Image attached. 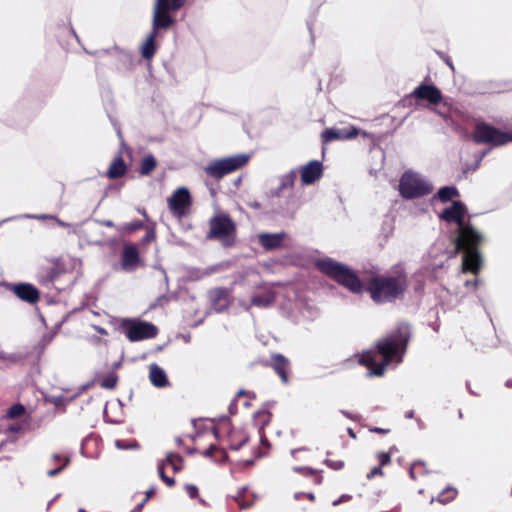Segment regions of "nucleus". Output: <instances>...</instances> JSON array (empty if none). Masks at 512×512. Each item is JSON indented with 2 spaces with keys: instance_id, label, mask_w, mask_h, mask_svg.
I'll return each mask as SVG.
<instances>
[{
  "instance_id": "nucleus-1",
  "label": "nucleus",
  "mask_w": 512,
  "mask_h": 512,
  "mask_svg": "<svg viewBox=\"0 0 512 512\" xmlns=\"http://www.w3.org/2000/svg\"><path fill=\"white\" fill-rule=\"evenodd\" d=\"M315 267L353 293L358 294L365 290L376 304L392 303L402 299L410 285L408 274L401 265L394 266L387 273L371 276L366 285L353 270L331 258L316 260Z\"/></svg>"
},
{
  "instance_id": "nucleus-2",
  "label": "nucleus",
  "mask_w": 512,
  "mask_h": 512,
  "mask_svg": "<svg viewBox=\"0 0 512 512\" xmlns=\"http://www.w3.org/2000/svg\"><path fill=\"white\" fill-rule=\"evenodd\" d=\"M410 331L407 325L401 324L387 336L376 343V350L364 352L360 357V364L367 367L372 375L382 376L386 367L396 357L405 353Z\"/></svg>"
},
{
  "instance_id": "nucleus-3",
  "label": "nucleus",
  "mask_w": 512,
  "mask_h": 512,
  "mask_svg": "<svg viewBox=\"0 0 512 512\" xmlns=\"http://www.w3.org/2000/svg\"><path fill=\"white\" fill-rule=\"evenodd\" d=\"M188 0H154L152 15V30L141 45V55L150 60L154 57L157 44L156 38L161 31H167L175 25L176 19L172 13L185 6Z\"/></svg>"
},
{
  "instance_id": "nucleus-4",
  "label": "nucleus",
  "mask_w": 512,
  "mask_h": 512,
  "mask_svg": "<svg viewBox=\"0 0 512 512\" xmlns=\"http://www.w3.org/2000/svg\"><path fill=\"white\" fill-rule=\"evenodd\" d=\"M237 227L229 214L220 213L209 220V231L206 239L216 240L225 248L232 247L236 242Z\"/></svg>"
},
{
  "instance_id": "nucleus-5",
  "label": "nucleus",
  "mask_w": 512,
  "mask_h": 512,
  "mask_svg": "<svg viewBox=\"0 0 512 512\" xmlns=\"http://www.w3.org/2000/svg\"><path fill=\"white\" fill-rule=\"evenodd\" d=\"M472 140L479 145L500 147L512 142V132L501 131L491 124L479 121L474 126Z\"/></svg>"
},
{
  "instance_id": "nucleus-6",
  "label": "nucleus",
  "mask_w": 512,
  "mask_h": 512,
  "mask_svg": "<svg viewBox=\"0 0 512 512\" xmlns=\"http://www.w3.org/2000/svg\"><path fill=\"white\" fill-rule=\"evenodd\" d=\"M249 159L250 156L247 154H237L215 160L205 168V172L212 178L221 179L224 176L244 167L248 163Z\"/></svg>"
},
{
  "instance_id": "nucleus-7",
  "label": "nucleus",
  "mask_w": 512,
  "mask_h": 512,
  "mask_svg": "<svg viewBox=\"0 0 512 512\" xmlns=\"http://www.w3.org/2000/svg\"><path fill=\"white\" fill-rule=\"evenodd\" d=\"M432 187L417 174L407 171L399 181V193L405 199H415L431 193Z\"/></svg>"
},
{
  "instance_id": "nucleus-8",
  "label": "nucleus",
  "mask_w": 512,
  "mask_h": 512,
  "mask_svg": "<svg viewBox=\"0 0 512 512\" xmlns=\"http://www.w3.org/2000/svg\"><path fill=\"white\" fill-rule=\"evenodd\" d=\"M192 204L191 194L186 187L177 188L167 199L170 213L178 219H182L190 213Z\"/></svg>"
},
{
  "instance_id": "nucleus-9",
  "label": "nucleus",
  "mask_w": 512,
  "mask_h": 512,
  "mask_svg": "<svg viewBox=\"0 0 512 512\" xmlns=\"http://www.w3.org/2000/svg\"><path fill=\"white\" fill-rule=\"evenodd\" d=\"M482 240V235L477 232L472 225L466 223L458 228V235L455 239L456 253L459 251L467 252L478 250Z\"/></svg>"
},
{
  "instance_id": "nucleus-10",
  "label": "nucleus",
  "mask_w": 512,
  "mask_h": 512,
  "mask_svg": "<svg viewBox=\"0 0 512 512\" xmlns=\"http://www.w3.org/2000/svg\"><path fill=\"white\" fill-rule=\"evenodd\" d=\"M262 365L272 368L283 384L290 381L291 363L283 354L274 353L269 360L262 361Z\"/></svg>"
},
{
  "instance_id": "nucleus-11",
  "label": "nucleus",
  "mask_w": 512,
  "mask_h": 512,
  "mask_svg": "<svg viewBox=\"0 0 512 512\" xmlns=\"http://www.w3.org/2000/svg\"><path fill=\"white\" fill-rule=\"evenodd\" d=\"M158 328L151 322L139 319H130V341H141L155 338Z\"/></svg>"
},
{
  "instance_id": "nucleus-12",
  "label": "nucleus",
  "mask_w": 512,
  "mask_h": 512,
  "mask_svg": "<svg viewBox=\"0 0 512 512\" xmlns=\"http://www.w3.org/2000/svg\"><path fill=\"white\" fill-rule=\"evenodd\" d=\"M467 208L461 201H453L451 206L445 208L439 218L448 223H456L458 228L466 224L465 215Z\"/></svg>"
},
{
  "instance_id": "nucleus-13",
  "label": "nucleus",
  "mask_w": 512,
  "mask_h": 512,
  "mask_svg": "<svg viewBox=\"0 0 512 512\" xmlns=\"http://www.w3.org/2000/svg\"><path fill=\"white\" fill-rule=\"evenodd\" d=\"M359 134L355 126H347L343 128H327L321 133L322 144L325 145L334 140H347L357 137Z\"/></svg>"
},
{
  "instance_id": "nucleus-14",
  "label": "nucleus",
  "mask_w": 512,
  "mask_h": 512,
  "mask_svg": "<svg viewBox=\"0 0 512 512\" xmlns=\"http://www.w3.org/2000/svg\"><path fill=\"white\" fill-rule=\"evenodd\" d=\"M410 96L417 100H426L432 105H438L443 99L441 91L435 85L428 84H420Z\"/></svg>"
},
{
  "instance_id": "nucleus-15",
  "label": "nucleus",
  "mask_w": 512,
  "mask_h": 512,
  "mask_svg": "<svg viewBox=\"0 0 512 512\" xmlns=\"http://www.w3.org/2000/svg\"><path fill=\"white\" fill-rule=\"evenodd\" d=\"M323 174V167L319 161H310L301 168V181L305 185L313 184Z\"/></svg>"
},
{
  "instance_id": "nucleus-16",
  "label": "nucleus",
  "mask_w": 512,
  "mask_h": 512,
  "mask_svg": "<svg viewBox=\"0 0 512 512\" xmlns=\"http://www.w3.org/2000/svg\"><path fill=\"white\" fill-rule=\"evenodd\" d=\"M286 237L287 234L285 232L261 233L258 235V242L266 251H272L282 247Z\"/></svg>"
},
{
  "instance_id": "nucleus-17",
  "label": "nucleus",
  "mask_w": 512,
  "mask_h": 512,
  "mask_svg": "<svg viewBox=\"0 0 512 512\" xmlns=\"http://www.w3.org/2000/svg\"><path fill=\"white\" fill-rule=\"evenodd\" d=\"M482 259L478 250H472L465 252L462 262L463 272H472L477 274L481 268Z\"/></svg>"
},
{
  "instance_id": "nucleus-18",
  "label": "nucleus",
  "mask_w": 512,
  "mask_h": 512,
  "mask_svg": "<svg viewBox=\"0 0 512 512\" xmlns=\"http://www.w3.org/2000/svg\"><path fill=\"white\" fill-rule=\"evenodd\" d=\"M13 292L22 300L35 303L39 299L38 290L31 284L23 283L13 287Z\"/></svg>"
},
{
  "instance_id": "nucleus-19",
  "label": "nucleus",
  "mask_w": 512,
  "mask_h": 512,
  "mask_svg": "<svg viewBox=\"0 0 512 512\" xmlns=\"http://www.w3.org/2000/svg\"><path fill=\"white\" fill-rule=\"evenodd\" d=\"M213 305L222 310L229 305V291L227 288H214L209 293Z\"/></svg>"
},
{
  "instance_id": "nucleus-20",
  "label": "nucleus",
  "mask_w": 512,
  "mask_h": 512,
  "mask_svg": "<svg viewBox=\"0 0 512 512\" xmlns=\"http://www.w3.org/2000/svg\"><path fill=\"white\" fill-rule=\"evenodd\" d=\"M151 383L158 388L166 387L169 384L166 373L157 365H152L149 372Z\"/></svg>"
},
{
  "instance_id": "nucleus-21",
  "label": "nucleus",
  "mask_w": 512,
  "mask_h": 512,
  "mask_svg": "<svg viewBox=\"0 0 512 512\" xmlns=\"http://www.w3.org/2000/svg\"><path fill=\"white\" fill-rule=\"evenodd\" d=\"M248 436L240 430H232L229 434V448L232 450H239L248 442Z\"/></svg>"
},
{
  "instance_id": "nucleus-22",
  "label": "nucleus",
  "mask_w": 512,
  "mask_h": 512,
  "mask_svg": "<svg viewBox=\"0 0 512 512\" xmlns=\"http://www.w3.org/2000/svg\"><path fill=\"white\" fill-rule=\"evenodd\" d=\"M429 474V469L424 461H414L409 468V475L412 480L417 481Z\"/></svg>"
},
{
  "instance_id": "nucleus-23",
  "label": "nucleus",
  "mask_w": 512,
  "mask_h": 512,
  "mask_svg": "<svg viewBox=\"0 0 512 512\" xmlns=\"http://www.w3.org/2000/svg\"><path fill=\"white\" fill-rule=\"evenodd\" d=\"M271 420L272 414L266 409L254 413V423L259 427V431H264V428L270 424Z\"/></svg>"
},
{
  "instance_id": "nucleus-24",
  "label": "nucleus",
  "mask_w": 512,
  "mask_h": 512,
  "mask_svg": "<svg viewBox=\"0 0 512 512\" xmlns=\"http://www.w3.org/2000/svg\"><path fill=\"white\" fill-rule=\"evenodd\" d=\"M163 463L170 466L174 473H177L183 469L184 459L181 455L170 452L166 455V459Z\"/></svg>"
},
{
  "instance_id": "nucleus-25",
  "label": "nucleus",
  "mask_w": 512,
  "mask_h": 512,
  "mask_svg": "<svg viewBox=\"0 0 512 512\" xmlns=\"http://www.w3.org/2000/svg\"><path fill=\"white\" fill-rule=\"evenodd\" d=\"M157 167V161L155 157L152 154H149L143 158L141 161L139 174L142 176H147L154 171V169Z\"/></svg>"
},
{
  "instance_id": "nucleus-26",
  "label": "nucleus",
  "mask_w": 512,
  "mask_h": 512,
  "mask_svg": "<svg viewBox=\"0 0 512 512\" xmlns=\"http://www.w3.org/2000/svg\"><path fill=\"white\" fill-rule=\"evenodd\" d=\"M274 302V297L270 293L254 295L251 299L253 306L267 308Z\"/></svg>"
},
{
  "instance_id": "nucleus-27",
  "label": "nucleus",
  "mask_w": 512,
  "mask_h": 512,
  "mask_svg": "<svg viewBox=\"0 0 512 512\" xmlns=\"http://www.w3.org/2000/svg\"><path fill=\"white\" fill-rule=\"evenodd\" d=\"M398 452V448L396 445H392L389 447L388 451L386 452H378L376 454V458L378 460V465L382 466V467H385L389 464H391V457L392 455H394L395 453Z\"/></svg>"
},
{
  "instance_id": "nucleus-28",
  "label": "nucleus",
  "mask_w": 512,
  "mask_h": 512,
  "mask_svg": "<svg viewBox=\"0 0 512 512\" xmlns=\"http://www.w3.org/2000/svg\"><path fill=\"white\" fill-rule=\"evenodd\" d=\"M458 195V190L453 186L442 187L437 192V196L442 202H447Z\"/></svg>"
},
{
  "instance_id": "nucleus-29",
  "label": "nucleus",
  "mask_w": 512,
  "mask_h": 512,
  "mask_svg": "<svg viewBox=\"0 0 512 512\" xmlns=\"http://www.w3.org/2000/svg\"><path fill=\"white\" fill-rule=\"evenodd\" d=\"M126 169L125 163L121 158L116 159L108 170V176L110 178H116L124 174Z\"/></svg>"
},
{
  "instance_id": "nucleus-30",
  "label": "nucleus",
  "mask_w": 512,
  "mask_h": 512,
  "mask_svg": "<svg viewBox=\"0 0 512 512\" xmlns=\"http://www.w3.org/2000/svg\"><path fill=\"white\" fill-rule=\"evenodd\" d=\"M458 494V491L453 487H446L443 489L437 497L438 502L442 504H447L454 500Z\"/></svg>"
},
{
  "instance_id": "nucleus-31",
  "label": "nucleus",
  "mask_w": 512,
  "mask_h": 512,
  "mask_svg": "<svg viewBox=\"0 0 512 512\" xmlns=\"http://www.w3.org/2000/svg\"><path fill=\"white\" fill-rule=\"evenodd\" d=\"M294 470L300 474H302L305 477L312 478V481L314 484H321L322 483V476L318 474L316 471H314L311 468L308 467H295Z\"/></svg>"
},
{
  "instance_id": "nucleus-32",
  "label": "nucleus",
  "mask_w": 512,
  "mask_h": 512,
  "mask_svg": "<svg viewBox=\"0 0 512 512\" xmlns=\"http://www.w3.org/2000/svg\"><path fill=\"white\" fill-rule=\"evenodd\" d=\"M259 437H260V446L258 448L257 457L261 458V457H265L268 455L270 448H271V444H270L269 440L267 439L264 431H259Z\"/></svg>"
},
{
  "instance_id": "nucleus-33",
  "label": "nucleus",
  "mask_w": 512,
  "mask_h": 512,
  "mask_svg": "<svg viewBox=\"0 0 512 512\" xmlns=\"http://www.w3.org/2000/svg\"><path fill=\"white\" fill-rule=\"evenodd\" d=\"M139 252L138 245L130 244V270L143 265L139 257Z\"/></svg>"
},
{
  "instance_id": "nucleus-34",
  "label": "nucleus",
  "mask_w": 512,
  "mask_h": 512,
  "mask_svg": "<svg viewBox=\"0 0 512 512\" xmlns=\"http://www.w3.org/2000/svg\"><path fill=\"white\" fill-rule=\"evenodd\" d=\"M155 237H156V235H155L154 224L148 223L145 226V234L141 239L140 246L144 247L145 245L151 243L152 241L155 240Z\"/></svg>"
},
{
  "instance_id": "nucleus-35",
  "label": "nucleus",
  "mask_w": 512,
  "mask_h": 512,
  "mask_svg": "<svg viewBox=\"0 0 512 512\" xmlns=\"http://www.w3.org/2000/svg\"><path fill=\"white\" fill-rule=\"evenodd\" d=\"M121 407V403L118 401V402H113V403H110L107 408H106V417L108 419V421L112 422V423H123L124 422V417L122 418H114L112 417L111 413L117 409H119Z\"/></svg>"
},
{
  "instance_id": "nucleus-36",
  "label": "nucleus",
  "mask_w": 512,
  "mask_h": 512,
  "mask_svg": "<svg viewBox=\"0 0 512 512\" xmlns=\"http://www.w3.org/2000/svg\"><path fill=\"white\" fill-rule=\"evenodd\" d=\"M96 383L103 388L111 389L116 384V377L114 375H109L108 377H99L96 379Z\"/></svg>"
},
{
  "instance_id": "nucleus-37",
  "label": "nucleus",
  "mask_w": 512,
  "mask_h": 512,
  "mask_svg": "<svg viewBox=\"0 0 512 512\" xmlns=\"http://www.w3.org/2000/svg\"><path fill=\"white\" fill-rule=\"evenodd\" d=\"M165 463H161L159 464L158 466V474H159V477L162 479V481L168 486V487H173L175 485V479L172 478V477H168L165 472H164V469H165Z\"/></svg>"
},
{
  "instance_id": "nucleus-38",
  "label": "nucleus",
  "mask_w": 512,
  "mask_h": 512,
  "mask_svg": "<svg viewBox=\"0 0 512 512\" xmlns=\"http://www.w3.org/2000/svg\"><path fill=\"white\" fill-rule=\"evenodd\" d=\"M206 456L214 457L215 459L224 458L226 456V453L223 449L211 445L205 452Z\"/></svg>"
},
{
  "instance_id": "nucleus-39",
  "label": "nucleus",
  "mask_w": 512,
  "mask_h": 512,
  "mask_svg": "<svg viewBox=\"0 0 512 512\" xmlns=\"http://www.w3.org/2000/svg\"><path fill=\"white\" fill-rule=\"evenodd\" d=\"M64 459V464L56 469H52V470H49L47 472V474L50 476V477H53L55 475H57L60 471H62V469L69 463V458L67 456L65 457H62L61 455L59 454H55L53 455V460L54 461H60Z\"/></svg>"
},
{
  "instance_id": "nucleus-40",
  "label": "nucleus",
  "mask_w": 512,
  "mask_h": 512,
  "mask_svg": "<svg viewBox=\"0 0 512 512\" xmlns=\"http://www.w3.org/2000/svg\"><path fill=\"white\" fill-rule=\"evenodd\" d=\"M25 412V407L21 404H15L11 408H9L7 412V416L9 418H18L22 416Z\"/></svg>"
},
{
  "instance_id": "nucleus-41",
  "label": "nucleus",
  "mask_w": 512,
  "mask_h": 512,
  "mask_svg": "<svg viewBox=\"0 0 512 512\" xmlns=\"http://www.w3.org/2000/svg\"><path fill=\"white\" fill-rule=\"evenodd\" d=\"M326 465L333 470H341L345 466V462L340 459L327 458L325 460Z\"/></svg>"
},
{
  "instance_id": "nucleus-42",
  "label": "nucleus",
  "mask_w": 512,
  "mask_h": 512,
  "mask_svg": "<svg viewBox=\"0 0 512 512\" xmlns=\"http://www.w3.org/2000/svg\"><path fill=\"white\" fill-rule=\"evenodd\" d=\"M184 489L187 493V495L191 498V499H195L198 497L199 495V491H198V488L196 485L194 484H186L184 486Z\"/></svg>"
},
{
  "instance_id": "nucleus-43",
  "label": "nucleus",
  "mask_w": 512,
  "mask_h": 512,
  "mask_svg": "<svg viewBox=\"0 0 512 512\" xmlns=\"http://www.w3.org/2000/svg\"><path fill=\"white\" fill-rule=\"evenodd\" d=\"M382 468H383V467H382V466H380V465L373 467V468L370 470V472L367 474V476H366V477H367V479H368V480H371V479H373V478H375V477H377V476L383 477L385 474H384V472H383Z\"/></svg>"
},
{
  "instance_id": "nucleus-44",
  "label": "nucleus",
  "mask_w": 512,
  "mask_h": 512,
  "mask_svg": "<svg viewBox=\"0 0 512 512\" xmlns=\"http://www.w3.org/2000/svg\"><path fill=\"white\" fill-rule=\"evenodd\" d=\"M154 494V490L146 491V497L135 507L131 512H141L142 507L147 502V500Z\"/></svg>"
},
{
  "instance_id": "nucleus-45",
  "label": "nucleus",
  "mask_w": 512,
  "mask_h": 512,
  "mask_svg": "<svg viewBox=\"0 0 512 512\" xmlns=\"http://www.w3.org/2000/svg\"><path fill=\"white\" fill-rule=\"evenodd\" d=\"M365 427L368 429L369 432L371 433H377V434H388L390 432V429L389 428H380V427H376V426H371V425H365Z\"/></svg>"
},
{
  "instance_id": "nucleus-46",
  "label": "nucleus",
  "mask_w": 512,
  "mask_h": 512,
  "mask_svg": "<svg viewBox=\"0 0 512 512\" xmlns=\"http://www.w3.org/2000/svg\"><path fill=\"white\" fill-rule=\"evenodd\" d=\"M295 179H296L295 173L291 172L290 174L285 176L282 186H286V185L293 186Z\"/></svg>"
},
{
  "instance_id": "nucleus-47",
  "label": "nucleus",
  "mask_w": 512,
  "mask_h": 512,
  "mask_svg": "<svg viewBox=\"0 0 512 512\" xmlns=\"http://www.w3.org/2000/svg\"><path fill=\"white\" fill-rule=\"evenodd\" d=\"M34 218H37V219H47V218H50V219H54L57 222V224L62 226V227H68L69 226L68 223L63 222V221L57 219L56 217L49 216V215H39V216H34Z\"/></svg>"
},
{
  "instance_id": "nucleus-48",
  "label": "nucleus",
  "mask_w": 512,
  "mask_h": 512,
  "mask_svg": "<svg viewBox=\"0 0 512 512\" xmlns=\"http://www.w3.org/2000/svg\"><path fill=\"white\" fill-rule=\"evenodd\" d=\"M114 445L116 448L120 449V450H125L128 448V444L126 441L124 440H120V439H116L114 441Z\"/></svg>"
},
{
  "instance_id": "nucleus-49",
  "label": "nucleus",
  "mask_w": 512,
  "mask_h": 512,
  "mask_svg": "<svg viewBox=\"0 0 512 512\" xmlns=\"http://www.w3.org/2000/svg\"><path fill=\"white\" fill-rule=\"evenodd\" d=\"M122 265L124 267L128 265V246H125L122 251Z\"/></svg>"
},
{
  "instance_id": "nucleus-50",
  "label": "nucleus",
  "mask_w": 512,
  "mask_h": 512,
  "mask_svg": "<svg viewBox=\"0 0 512 512\" xmlns=\"http://www.w3.org/2000/svg\"><path fill=\"white\" fill-rule=\"evenodd\" d=\"M142 223L140 221L130 222V232L136 231L142 227Z\"/></svg>"
},
{
  "instance_id": "nucleus-51",
  "label": "nucleus",
  "mask_w": 512,
  "mask_h": 512,
  "mask_svg": "<svg viewBox=\"0 0 512 512\" xmlns=\"http://www.w3.org/2000/svg\"><path fill=\"white\" fill-rule=\"evenodd\" d=\"M341 413H342L345 417H347V418H349V419H351V420H353V421H357V420L359 419V416H358V415L352 414V413H350V412H348V411L341 410Z\"/></svg>"
},
{
  "instance_id": "nucleus-52",
  "label": "nucleus",
  "mask_w": 512,
  "mask_h": 512,
  "mask_svg": "<svg viewBox=\"0 0 512 512\" xmlns=\"http://www.w3.org/2000/svg\"><path fill=\"white\" fill-rule=\"evenodd\" d=\"M351 499V496L350 495H342L339 499L335 500L333 502V506H337L339 505L340 503L344 502V501H348Z\"/></svg>"
},
{
  "instance_id": "nucleus-53",
  "label": "nucleus",
  "mask_w": 512,
  "mask_h": 512,
  "mask_svg": "<svg viewBox=\"0 0 512 512\" xmlns=\"http://www.w3.org/2000/svg\"><path fill=\"white\" fill-rule=\"evenodd\" d=\"M140 449V445L136 440L130 439V450H138Z\"/></svg>"
},
{
  "instance_id": "nucleus-54",
  "label": "nucleus",
  "mask_w": 512,
  "mask_h": 512,
  "mask_svg": "<svg viewBox=\"0 0 512 512\" xmlns=\"http://www.w3.org/2000/svg\"><path fill=\"white\" fill-rule=\"evenodd\" d=\"M347 432H348V434H349V436H350L351 438H353V439H356V438H357L356 433L353 431V429H352V428H348Z\"/></svg>"
},
{
  "instance_id": "nucleus-55",
  "label": "nucleus",
  "mask_w": 512,
  "mask_h": 512,
  "mask_svg": "<svg viewBox=\"0 0 512 512\" xmlns=\"http://www.w3.org/2000/svg\"><path fill=\"white\" fill-rule=\"evenodd\" d=\"M304 495L312 502L315 500V495L313 493H307Z\"/></svg>"
},
{
  "instance_id": "nucleus-56",
  "label": "nucleus",
  "mask_w": 512,
  "mask_h": 512,
  "mask_svg": "<svg viewBox=\"0 0 512 512\" xmlns=\"http://www.w3.org/2000/svg\"><path fill=\"white\" fill-rule=\"evenodd\" d=\"M94 329H95L96 331H98L99 333H102V334H105V333H106V331H105L104 329H102L101 327L94 326Z\"/></svg>"
},
{
  "instance_id": "nucleus-57",
  "label": "nucleus",
  "mask_w": 512,
  "mask_h": 512,
  "mask_svg": "<svg viewBox=\"0 0 512 512\" xmlns=\"http://www.w3.org/2000/svg\"><path fill=\"white\" fill-rule=\"evenodd\" d=\"M248 394V392L244 391V390H240L238 393H237V397H241L243 395H246Z\"/></svg>"
},
{
  "instance_id": "nucleus-58",
  "label": "nucleus",
  "mask_w": 512,
  "mask_h": 512,
  "mask_svg": "<svg viewBox=\"0 0 512 512\" xmlns=\"http://www.w3.org/2000/svg\"><path fill=\"white\" fill-rule=\"evenodd\" d=\"M117 132H118V135H119V138H120L121 144H123V141H124L123 136H122V134L120 133V131H117Z\"/></svg>"
},
{
  "instance_id": "nucleus-59",
  "label": "nucleus",
  "mask_w": 512,
  "mask_h": 512,
  "mask_svg": "<svg viewBox=\"0 0 512 512\" xmlns=\"http://www.w3.org/2000/svg\"><path fill=\"white\" fill-rule=\"evenodd\" d=\"M10 430H12V431H18V430H19V428H18V427L11 426V427H10Z\"/></svg>"
},
{
  "instance_id": "nucleus-60",
  "label": "nucleus",
  "mask_w": 512,
  "mask_h": 512,
  "mask_svg": "<svg viewBox=\"0 0 512 512\" xmlns=\"http://www.w3.org/2000/svg\"><path fill=\"white\" fill-rule=\"evenodd\" d=\"M142 214L144 215L145 219L147 220L148 219V216L147 214L145 213V211L142 212Z\"/></svg>"
},
{
  "instance_id": "nucleus-61",
  "label": "nucleus",
  "mask_w": 512,
  "mask_h": 512,
  "mask_svg": "<svg viewBox=\"0 0 512 512\" xmlns=\"http://www.w3.org/2000/svg\"><path fill=\"white\" fill-rule=\"evenodd\" d=\"M125 334L128 336V330L124 328Z\"/></svg>"
},
{
  "instance_id": "nucleus-62",
  "label": "nucleus",
  "mask_w": 512,
  "mask_h": 512,
  "mask_svg": "<svg viewBox=\"0 0 512 512\" xmlns=\"http://www.w3.org/2000/svg\"><path fill=\"white\" fill-rule=\"evenodd\" d=\"M79 512H86V510L81 508V509H79Z\"/></svg>"
}]
</instances>
